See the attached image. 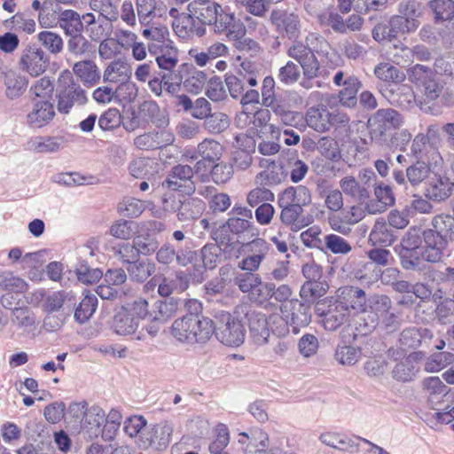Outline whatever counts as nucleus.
Returning a JSON list of instances; mask_svg holds the SVG:
<instances>
[{
  "mask_svg": "<svg viewBox=\"0 0 454 454\" xmlns=\"http://www.w3.org/2000/svg\"><path fill=\"white\" fill-rule=\"evenodd\" d=\"M187 10L200 25L211 26L216 35H225L230 40L241 39L246 34L242 21L233 12L211 0H193L189 3Z\"/></svg>",
  "mask_w": 454,
  "mask_h": 454,
  "instance_id": "f257e3e1",
  "label": "nucleus"
},
{
  "mask_svg": "<svg viewBox=\"0 0 454 454\" xmlns=\"http://www.w3.org/2000/svg\"><path fill=\"white\" fill-rule=\"evenodd\" d=\"M310 202L311 195L307 187L299 185L285 189L278 196L281 223L292 231H298L309 225L311 218L304 215L303 207Z\"/></svg>",
  "mask_w": 454,
  "mask_h": 454,
  "instance_id": "f03ea898",
  "label": "nucleus"
},
{
  "mask_svg": "<svg viewBox=\"0 0 454 454\" xmlns=\"http://www.w3.org/2000/svg\"><path fill=\"white\" fill-rule=\"evenodd\" d=\"M323 44H326V42L322 36L310 33L304 42L294 41L287 48V56L299 63L304 78L312 80L320 75V63L315 53L322 49Z\"/></svg>",
  "mask_w": 454,
  "mask_h": 454,
  "instance_id": "7ed1b4c3",
  "label": "nucleus"
},
{
  "mask_svg": "<svg viewBox=\"0 0 454 454\" xmlns=\"http://www.w3.org/2000/svg\"><path fill=\"white\" fill-rule=\"evenodd\" d=\"M57 98L58 110L65 114H69L73 107L83 106L88 101L85 90L67 69L62 71L58 78Z\"/></svg>",
  "mask_w": 454,
  "mask_h": 454,
  "instance_id": "20e7f679",
  "label": "nucleus"
},
{
  "mask_svg": "<svg viewBox=\"0 0 454 454\" xmlns=\"http://www.w3.org/2000/svg\"><path fill=\"white\" fill-rule=\"evenodd\" d=\"M214 333L223 345L239 347L245 341L246 329L241 320L227 311H220L215 316Z\"/></svg>",
  "mask_w": 454,
  "mask_h": 454,
  "instance_id": "39448f33",
  "label": "nucleus"
},
{
  "mask_svg": "<svg viewBox=\"0 0 454 454\" xmlns=\"http://www.w3.org/2000/svg\"><path fill=\"white\" fill-rule=\"evenodd\" d=\"M193 172H171L163 183L168 189L180 193H166L162 198V207L167 212H178L184 194L190 195L195 191L192 180Z\"/></svg>",
  "mask_w": 454,
  "mask_h": 454,
  "instance_id": "423d86ee",
  "label": "nucleus"
},
{
  "mask_svg": "<svg viewBox=\"0 0 454 454\" xmlns=\"http://www.w3.org/2000/svg\"><path fill=\"white\" fill-rule=\"evenodd\" d=\"M403 123V119L397 111L392 108L380 109L368 120L371 137L381 142L385 140L387 130L397 129Z\"/></svg>",
  "mask_w": 454,
  "mask_h": 454,
  "instance_id": "0eeeda50",
  "label": "nucleus"
},
{
  "mask_svg": "<svg viewBox=\"0 0 454 454\" xmlns=\"http://www.w3.org/2000/svg\"><path fill=\"white\" fill-rule=\"evenodd\" d=\"M423 10L422 4L415 0L402 1L398 5V14L393 16L394 27L403 35L413 33L420 25Z\"/></svg>",
  "mask_w": 454,
  "mask_h": 454,
  "instance_id": "6e6552de",
  "label": "nucleus"
},
{
  "mask_svg": "<svg viewBox=\"0 0 454 454\" xmlns=\"http://www.w3.org/2000/svg\"><path fill=\"white\" fill-rule=\"evenodd\" d=\"M454 189V172H427L424 194L434 202L447 200Z\"/></svg>",
  "mask_w": 454,
  "mask_h": 454,
  "instance_id": "1a4fd4ad",
  "label": "nucleus"
},
{
  "mask_svg": "<svg viewBox=\"0 0 454 454\" xmlns=\"http://www.w3.org/2000/svg\"><path fill=\"white\" fill-rule=\"evenodd\" d=\"M280 310L294 334H297L301 327L307 326L311 321L310 305L297 299L282 304Z\"/></svg>",
  "mask_w": 454,
  "mask_h": 454,
  "instance_id": "9d476101",
  "label": "nucleus"
},
{
  "mask_svg": "<svg viewBox=\"0 0 454 454\" xmlns=\"http://www.w3.org/2000/svg\"><path fill=\"white\" fill-rule=\"evenodd\" d=\"M270 22L276 31L288 39H297L301 34V19L294 12L275 9L270 12Z\"/></svg>",
  "mask_w": 454,
  "mask_h": 454,
  "instance_id": "9b49d317",
  "label": "nucleus"
},
{
  "mask_svg": "<svg viewBox=\"0 0 454 454\" xmlns=\"http://www.w3.org/2000/svg\"><path fill=\"white\" fill-rule=\"evenodd\" d=\"M31 109L26 116L27 124L34 129L47 126L55 117V107L49 99L33 98Z\"/></svg>",
  "mask_w": 454,
  "mask_h": 454,
  "instance_id": "f8f14e48",
  "label": "nucleus"
},
{
  "mask_svg": "<svg viewBox=\"0 0 454 454\" xmlns=\"http://www.w3.org/2000/svg\"><path fill=\"white\" fill-rule=\"evenodd\" d=\"M367 297L365 292L353 286H344L337 290V300L344 309L355 313H363L367 309Z\"/></svg>",
  "mask_w": 454,
  "mask_h": 454,
  "instance_id": "ddd939ff",
  "label": "nucleus"
},
{
  "mask_svg": "<svg viewBox=\"0 0 454 454\" xmlns=\"http://www.w3.org/2000/svg\"><path fill=\"white\" fill-rule=\"evenodd\" d=\"M49 59L39 47L29 45L26 47L20 56V66L22 70L32 76H38L45 72Z\"/></svg>",
  "mask_w": 454,
  "mask_h": 454,
  "instance_id": "4468645a",
  "label": "nucleus"
},
{
  "mask_svg": "<svg viewBox=\"0 0 454 454\" xmlns=\"http://www.w3.org/2000/svg\"><path fill=\"white\" fill-rule=\"evenodd\" d=\"M241 311L245 313L250 336L256 345H263L268 342L270 335L267 317L264 313L248 309L247 306H241Z\"/></svg>",
  "mask_w": 454,
  "mask_h": 454,
  "instance_id": "2eb2a0df",
  "label": "nucleus"
},
{
  "mask_svg": "<svg viewBox=\"0 0 454 454\" xmlns=\"http://www.w3.org/2000/svg\"><path fill=\"white\" fill-rule=\"evenodd\" d=\"M426 247L424 256L427 262H437L443 257V250L446 248L448 240L445 239L434 229H429L422 232Z\"/></svg>",
  "mask_w": 454,
  "mask_h": 454,
  "instance_id": "dca6fc26",
  "label": "nucleus"
},
{
  "mask_svg": "<svg viewBox=\"0 0 454 454\" xmlns=\"http://www.w3.org/2000/svg\"><path fill=\"white\" fill-rule=\"evenodd\" d=\"M131 74L130 65L123 59H117L111 61L105 68L103 79L106 82L121 83L129 89L130 85L126 82L130 79Z\"/></svg>",
  "mask_w": 454,
  "mask_h": 454,
  "instance_id": "f3484780",
  "label": "nucleus"
},
{
  "mask_svg": "<svg viewBox=\"0 0 454 454\" xmlns=\"http://www.w3.org/2000/svg\"><path fill=\"white\" fill-rule=\"evenodd\" d=\"M239 442L246 444L245 454H265L270 445L268 434L261 428H254L250 434L241 433Z\"/></svg>",
  "mask_w": 454,
  "mask_h": 454,
  "instance_id": "a211bd4d",
  "label": "nucleus"
},
{
  "mask_svg": "<svg viewBox=\"0 0 454 454\" xmlns=\"http://www.w3.org/2000/svg\"><path fill=\"white\" fill-rule=\"evenodd\" d=\"M387 101L404 109H411L416 104V97L412 88L403 82L395 85V88L387 90H380Z\"/></svg>",
  "mask_w": 454,
  "mask_h": 454,
  "instance_id": "6ab92c4d",
  "label": "nucleus"
},
{
  "mask_svg": "<svg viewBox=\"0 0 454 454\" xmlns=\"http://www.w3.org/2000/svg\"><path fill=\"white\" fill-rule=\"evenodd\" d=\"M168 41L165 46H159L156 43L149 45L151 53L157 55L156 62L160 69L164 73H179L176 70L178 63L177 53L174 47L170 45Z\"/></svg>",
  "mask_w": 454,
  "mask_h": 454,
  "instance_id": "aec40b11",
  "label": "nucleus"
},
{
  "mask_svg": "<svg viewBox=\"0 0 454 454\" xmlns=\"http://www.w3.org/2000/svg\"><path fill=\"white\" fill-rule=\"evenodd\" d=\"M423 356L424 353L421 351L411 353L403 360L395 364L392 372L393 378L402 382L412 380L419 370L416 363L421 360Z\"/></svg>",
  "mask_w": 454,
  "mask_h": 454,
  "instance_id": "412c9836",
  "label": "nucleus"
},
{
  "mask_svg": "<svg viewBox=\"0 0 454 454\" xmlns=\"http://www.w3.org/2000/svg\"><path fill=\"white\" fill-rule=\"evenodd\" d=\"M173 29L177 36L189 39L193 35L202 36L206 33V27L195 21L192 13L182 14L172 23Z\"/></svg>",
  "mask_w": 454,
  "mask_h": 454,
  "instance_id": "4be33fe9",
  "label": "nucleus"
},
{
  "mask_svg": "<svg viewBox=\"0 0 454 454\" xmlns=\"http://www.w3.org/2000/svg\"><path fill=\"white\" fill-rule=\"evenodd\" d=\"M319 439L324 444L332 448L342 451H354L358 450L362 437L356 435L349 437L340 433L326 432L321 434Z\"/></svg>",
  "mask_w": 454,
  "mask_h": 454,
  "instance_id": "5701e85b",
  "label": "nucleus"
},
{
  "mask_svg": "<svg viewBox=\"0 0 454 454\" xmlns=\"http://www.w3.org/2000/svg\"><path fill=\"white\" fill-rule=\"evenodd\" d=\"M51 179L53 182L67 187L95 184L100 181L98 176L90 172H56Z\"/></svg>",
  "mask_w": 454,
  "mask_h": 454,
  "instance_id": "b1692460",
  "label": "nucleus"
},
{
  "mask_svg": "<svg viewBox=\"0 0 454 454\" xmlns=\"http://www.w3.org/2000/svg\"><path fill=\"white\" fill-rule=\"evenodd\" d=\"M211 237L215 241L216 245L223 247V254H227L229 257H239V246L240 242L234 240L233 235L228 228L227 222L214 229Z\"/></svg>",
  "mask_w": 454,
  "mask_h": 454,
  "instance_id": "393cba45",
  "label": "nucleus"
},
{
  "mask_svg": "<svg viewBox=\"0 0 454 454\" xmlns=\"http://www.w3.org/2000/svg\"><path fill=\"white\" fill-rule=\"evenodd\" d=\"M105 421L106 414L104 410L98 405H93L89 408L81 424V427L88 434L90 438H95L102 433V426Z\"/></svg>",
  "mask_w": 454,
  "mask_h": 454,
  "instance_id": "a878e982",
  "label": "nucleus"
},
{
  "mask_svg": "<svg viewBox=\"0 0 454 454\" xmlns=\"http://www.w3.org/2000/svg\"><path fill=\"white\" fill-rule=\"evenodd\" d=\"M375 200L367 203V210L370 214L384 212L388 207L394 205L395 199L389 185L382 183L374 188Z\"/></svg>",
  "mask_w": 454,
  "mask_h": 454,
  "instance_id": "bb28decb",
  "label": "nucleus"
},
{
  "mask_svg": "<svg viewBox=\"0 0 454 454\" xmlns=\"http://www.w3.org/2000/svg\"><path fill=\"white\" fill-rule=\"evenodd\" d=\"M330 111L324 104L309 107L307 110L305 121L307 125L317 132H326L330 129Z\"/></svg>",
  "mask_w": 454,
  "mask_h": 454,
  "instance_id": "cd10ccee",
  "label": "nucleus"
},
{
  "mask_svg": "<svg viewBox=\"0 0 454 454\" xmlns=\"http://www.w3.org/2000/svg\"><path fill=\"white\" fill-rule=\"evenodd\" d=\"M195 326V317L191 316H183L176 319L171 326V334L178 341L187 344L196 343V338L193 333Z\"/></svg>",
  "mask_w": 454,
  "mask_h": 454,
  "instance_id": "c85d7f7f",
  "label": "nucleus"
},
{
  "mask_svg": "<svg viewBox=\"0 0 454 454\" xmlns=\"http://www.w3.org/2000/svg\"><path fill=\"white\" fill-rule=\"evenodd\" d=\"M4 82L5 85V95L9 99H16L26 91L28 80L26 76L10 70L4 73Z\"/></svg>",
  "mask_w": 454,
  "mask_h": 454,
  "instance_id": "c756f323",
  "label": "nucleus"
},
{
  "mask_svg": "<svg viewBox=\"0 0 454 454\" xmlns=\"http://www.w3.org/2000/svg\"><path fill=\"white\" fill-rule=\"evenodd\" d=\"M433 333L427 328L408 327L403 330L399 337L400 346L403 348H417L422 340H431Z\"/></svg>",
  "mask_w": 454,
  "mask_h": 454,
  "instance_id": "7c9ffc66",
  "label": "nucleus"
},
{
  "mask_svg": "<svg viewBox=\"0 0 454 454\" xmlns=\"http://www.w3.org/2000/svg\"><path fill=\"white\" fill-rule=\"evenodd\" d=\"M73 72L88 87L95 85L100 80L98 67L92 60L76 62L73 67Z\"/></svg>",
  "mask_w": 454,
  "mask_h": 454,
  "instance_id": "2f4dec72",
  "label": "nucleus"
},
{
  "mask_svg": "<svg viewBox=\"0 0 454 454\" xmlns=\"http://www.w3.org/2000/svg\"><path fill=\"white\" fill-rule=\"evenodd\" d=\"M349 316L348 311L335 301V303L322 315L323 326L326 331H335L348 321Z\"/></svg>",
  "mask_w": 454,
  "mask_h": 454,
  "instance_id": "473e14b6",
  "label": "nucleus"
},
{
  "mask_svg": "<svg viewBox=\"0 0 454 454\" xmlns=\"http://www.w3.org/2000/svg\"><path fill=\"white\" fill-rule=\"evenodd\" d=\"M362 348L353 345H348L344 341L339 343L334 350L335 361L343 366H354L362 358Z\"/></svg>",
  "mask_w": 454,
  "mask_h": 454,
  "instance_id": "72a5a7b5",
  "label": "nucleus"
},
{
  "mask_svg": "<svg viewBox=\"0 0 454 454\" xmlns=\"http://www.w3.org/2000/svg\"><path fill=\"white\" fill-rule=\"evenodd\" d=\"M59 27L64 30L67 35L82 33L83 30V23L78 12L73 10H65L59 15Z\"/></svg>",
  "mask_w": 454,
  "mask_h": 454,
  "instance_id": "f704fd0d",
  "label": "nucleus"
},
{
  "mask_svg": "<svg viewBox=\"0 0 454 454\" xmlns=\"http://www.w3.org/2000/svg\"><path fill=\"white\" fill-rule=\"evenodd\" d=\"M228 228L231 230L232 235L239 238L247 236L249 238H256L260 235L259 229L254 223L248 219L233 216L228 218L226 221Z\"/></svg>",
  "mask_w": 454,
  "mask_h": 454,
  "instance_id": "c9c22d12",
  "label": "nucleus"
},
{
  "mask_svg": "<svg viewBox=\"0 0 454 454\" xmlns=\"http://www.w3.org/2000/svg\"><path fill=\"white\" fill-rule=\"evenodd\" d=\"M126 270L132 281L143 283L155 271L154 262L149 260H137L127 265Z\"/></svg>",
  "mask_w": 454,
  "mask_h": 454,
  "instance_id": "e433bc0d",
  "label": "nucleus"
},
{
  "mask_svg": "<svg viewBox=\"0 0 454 454\" xmlns=\"http://www.w3.org/2000/svg\"><path fill=\"white\" fill-rule=\"evenodd\" d=\"M205 209L203 200L195 198H183L181 207L176 214L179 221L196 219L201 215Z\"/></svg>",
  "mask_w": 454,
  "mask_h": 454,
  "instance_id": "4c0bfd02",
  "label": "nucleus"
},
{
  "mask_svg": "<svg viewBox=\"0 0 454 454\" xmlns=\"http://www.w3.org/2000/svg\"><path fill=\"white\" fill-rule=\"evenodd\" d=\"M395 240V236L387 223L383 220H377L369 236V241L373 246H391Z\"/></svg>",
  "mask_w": 454,
  "mask_h": 454,
  "instance_id": "58836bf2",
  "label": "nucleus"
},
{
  "mask_svg": "<svg viewBox=\"0 0 454 454\" xmlns=\"http://www.w3.org/2000/svg\"><path fill=\"white\" fill-rule=\"evenodd\" d=\"M375 76L385 82H393L395 85L403 82L406 75L396 68L395 66L387 62H381L374 67Z\"/></svg>",
  "mask_w": 454,
  "mask_h": 454,
  "instance_id": "ea45409f",
  "label": "nucleus"
},
{
  "mask_svg": "<svg viewBox=\"0 0 454 454\" xmlns=\"http://www.w3.org/2000/svg\"><path fill=\"white\" fill-rule=\"evenodd\" d=\"M137 327V319L126 311L118 312L114 317L113 328L119 335L132 334Z\"/></svg>",
  "mask_w": 454,
  "mask_h": 454,
  "instance_id": "a19ab883",
  "label": "nucleus"
},
{
  "mask_svg": "<svg viewBox=\"0 0 454 454\" xmlns=\"http://www.w3.org/2000/svg\"><path fill=\"white\" fill-rule=\"evenodd\" d=\"M98 298L88 291L74 311V318L80 324L86 322L96 311Z\"/></svg>",
  "mask_w": 454,
  "mask_h": 454,
  "instance_id": "79ce46f5",
  "label": "nucleus"
},
{
  "mask_svg": "<svg viewBox=\"0 0 454 454\" xmlns=\"http://www.w3.org/2000/svg\"><path fill=\"white\" fill-rule=\"evenodd\" d=\"M399 256L401 265L405 270H421L423 262L427 260L424 256V249L400 250Z\"/></svg>",
  "mask_w": 454,
  "mask_h": 454,
  "instance_id": "37998d69",
  "label": "nucleus"
},
{
  "mask_svg": "<svg viewBox=\"0 0 454 454\" xmlns=\"http://www.w3.org/2000/svg\"><path fill=\"white\" fill-rule=\"evenodd\" d=\"M415 57L419 60H427L430 58L429 51L424 47L418 45L414 49L403 46L400 49V53H395L393 58L397 65H403L412 61Z\"/></svg>",
  "mask_w": 454,
  "mask_h": 454,
  "instance_id": "c03bdc74",
  "label": "nucleus"
},
{
  "mask_svg": "<svg viewBox=\"0 0 454 454\" xmlns=\"http://www.w3.org/2000/svg\"><path fill=\"white\" fill-rule=\"evenodd\" d=\"M428 6L437 23L447 22L454 17V1L452 0H431Z\"/></svg>",
  "mask_w": 454,
  "mask_h": 454,
  "instance_id": "a18cd8bd",
  "label": "nucleus"
},
{
  "mask_svg": "<svg viewBox=\"0 0 454 454\" xmlns=\"http://www.w3.org/2000/svg\"><path fill=\"white\" fill-rule=\"evenodd\" d=\"M454 362V355L450 352H438L430 355L425 361L424 370L427 372H437Z\"/></svg>",
  "mask_w": 454,
  "mask_h": 454,
  "instance_id": "49530a36",
  "label": "nucleus"
},
{
  "mask_svg": "<svg viewBox=\"0 0 454 454\" xmlns=\"http://www.w3.org/2000/svg\"><path fill=\"white\" fill-rule=\"evenodd\" d=\"M344 89L340 91V102L348 107L356 104V94L360 88V82L355 76H348L343 82Z\"/></svg>",
  "mask_w": 454,
  "mask_h": 454,
  "instance_id": "de8ad7c7",
  "label": "nucleus"
},
{
  "mask_svg": "<svg viewBox=\"0 0 454 454\" xmlns=\"http://www.w3.org/2000/svg\"><path fill=\"white\" fill-rule=\"evenodd\" d=\"M317 21L323 27H331L336 33L345 34L344 20L333 7L317 13Z\"/></svg>",
  "mask_w": 454,
  "mask_h": 454,
  "instance_id": "09e8293b",
  "label": "nucleus"
},
{
  "mask_svg": "<svg viewBox=\"0 0 454 454\" xmlns=\"http://www.w3.org/2000/svg\"><path fill=\"white\" fill-rule=\"evenodd\" d=\"M222 151L223 147L218 142L213 139H205L199 144L198 156L195 159H206L209 163L217 162L222 155Z\"/></svg>",
  "mask_w": 454,
  "mask_h": 454,
  "instance_id": "8fccbe9b",
  "label": "nucleus"
},
{
  "mask_svg": "<svg viewBox=\"0 0 454 454\" xmlns=\"http://www.w3.org/2000/svg\"><path fill=\"white\" fill-rule=\"evenodd\" d=\"M352 249L351 245L342 237L336 234H328L324 238L323 249L321 251H330L333 254H346Z\"/></svg>",
  "mask_w": 454,
  "mask_h": 454,
  "instance_id": "3c124183",
  "label": "nucleus"
},
{
  "mask_svg": "<svg viewBox=\"0 0 454 454\" xmlns=\"http://www.w3.org/2000/svg\"><path fill=\"white\" fill-rule=\"evenodd\" d=\"M37 40L52 54H59L63 51L64 42L62 37L52 31L44 30L37 35Z\"/></svg>",
  "mask_w": 454,
  "mask_h": 454,
  "instance_id": "603ef678",
  "label": "nucleus"
},
{
  "mask_svg": "<svg viewBox=\"0 0 454 454\" xmlns=\"http://www.w3.org/2000/svg\"><path fill=\"white\" fill-rule=\"evenodd\" d=\"M223 247L216 244H206L200 250L203 265L206 269H215L221 261Z\"/></svg>",
  "mask_w": 454,
  "mask_h": 454,
  "instance_id": "864d4df0",
  "label": "nucleus"
},
{
  "mask_svg": "<svg viewBox=\"0 0 454 454\" xmlns=\"http://www.w3.org/2000/svg\"><path fill=\"white\" fill-rule=\"evenodd\" d=\"M90 8L112 22L116 21L119 18L118 8L112 0H90Z\"/></svg>",
  "mask_w": 454,
  "mask_h": 454,
  "instance_id": "5fc2aeb1",
  "label": "nucleus"
},
{
  "mask_svg": "<svg viewBox=\"0 0 454 454\" xmlns=\"http://www.w3.org/2000/svg\"><path fill=\"white\" fill-rule=\"evenodd\" d=\"M252 240L240 243L239 248H243L249 255L259 257V260L263 261L270 251V245L264 239L258 237L251 238Z\"/></svg>",
  "mask_w": 454,
  "mask_h": 454,
  "instance_id": "6e6d98bb",
  "label": "nucleus"
},
{
  "mask_svg": "<svg viewBox=\"0 0 454 454\" xmlns=\"http://www.w3.org/2000/svg\"><path fill=\"white\" fill-rule=\"evenodd\" d=\"M214 321L207 317H195L193 333L196 343L207 342L214 333Z\"/></svg>",
  "mask_w": 454,
  "mask_h": 454,
  "instance_id": "4d7b16f0",
  "label": "nucleus"
},
{
  "mask_svg": "<svg viewBox=\"0 0 454 454\" xmlns=\"http://www.w3.org/2000/svg\"><path fill=\"white\" fill-rule=\"evenodd\" d=\"M433 228L445 239H454V216L450 215H438L432 222Z\"/></svg>",
  "mask_w": 454,
  "mask_h": 454,
  "instance_id": "13d9d810",
  "label": "nucleus"
},
{
  "mask_svg": "<svg viewBox=\"0 0 454 454\" xmlns=\"http://www.w3.org/2000/svg\"><path fill=\"white\" fill-rule=\"evenodd\" d=\"M340 187L346 194L357 199L360 201L369 197V192L364 184H360L353 176H347L340 182Z\"/></svg>",
  "mask_w": 454,
  "mask_h": 454,
  "instance_id": "bf43d9fd",
  "label": "nucleus"
},
{
  "mask_svg": "<svg viewBox=\"0 0 454 454\" xmlns=\"http://www.w3.org/2000/svg\"><path fill=\"white\" fill-rule=\"evenodd\" d=\"M325 294V289L319 281H306L300 290V296L307 304L314 302Z\"/></svg>",
  "mask_w": 454,
  "mask_h": 454,
  "instance_id": "052dcab7",
  "label": "nucleus"
},
{
  "mask_svg": "<svg viewBox=\"0 0 454 454\" xmlns=\"http://www.w3.org/2000/svg\"><path fill=\"white\" fill-rule=\"evenodd\" d=\"M27 283L11 271L0 272V288L5 291L23 293L27 290Z\"/></svg>",
  "mask_w": 454,
  "mask_h": 454,
  "instance_id": "680f3d73",
  "label": "nucleus"
},
{
  "mask_svg": "<svg viewBox=\"0 0 454 454\" xmlns=\"http://www.w3.org/2000/svg\"><path fill=\"white\" fill-rule=\"evenodd\" d=\"M53 84L51 79L43 76L38 79L30 88L31 100L36 99H49L51 101L53 93Z\"/></svg>",
  "mask_w": 454,
  "mask_h": 454,
  "instance_id": "e2e57ef3",
  "label": "nucleus"
},
{
  "mask_svg": "<svg viewBox=\"0 0 454 454\" xmlns=\"http://www.w3.org/2000/svg\"><path fill=\"white\" fill-rule=\"evenodd\" d=\"M367 308L380 320L391 309V300L388 296L383 294H375L367 300Z\"/></svg>",
  "mask_w": 454,
  "mask_h": 454,
  "instance_id": "0e129e2a",
  "label": "nucleus"
},
{
  "mask_svg": "<svg viewBox=\"0 0 454 454\" xmlns=\"http://www.w3.org/2000/svg\"><path fill=\"white\" fill-rule=\"evenodd\" d=\"M403 35L401 30L394 27L393 17L387 24H378L372 30V36L377 42L392 41Z\"/></svg>",
  "mask_w": 454,
  "mask_h": 454,
  "instance_id": "69168bd1",
  "label": "nucleus"
},
{
  "mask_svg": "<svg viewBox=\"0 0 454 454\" xmlns=\"http://www.w3.org/2000/svg\"><path fill=\"white\" fill-rule=\"evenodd\" d=\"M229 125L230 119L223 113H215L213 114H209L204 121L205 129L208 132L215 134L224 131L229 127Z\"/></svg>",
  "mask_w": 454,
  "mask_h": 454,
  "instance_id": "338daca9",
  "label": "nucleus"
},
{
  "mask_svg": "<svg viewBox=\"0 0 454 454\" xmlns=\"http://www.w3.org/2000/svg\"><path fill=\"white\" fill-rule=\"evenodd\" d=\"M143 211V202L135 198H125L118 205V212L125 217H137Z\"/></svg>",
  "mask_w": 454,
  "mask_h": 454,
  "instance_id": "774afa93",
  "label": "nucleus"
}]
</instances>
